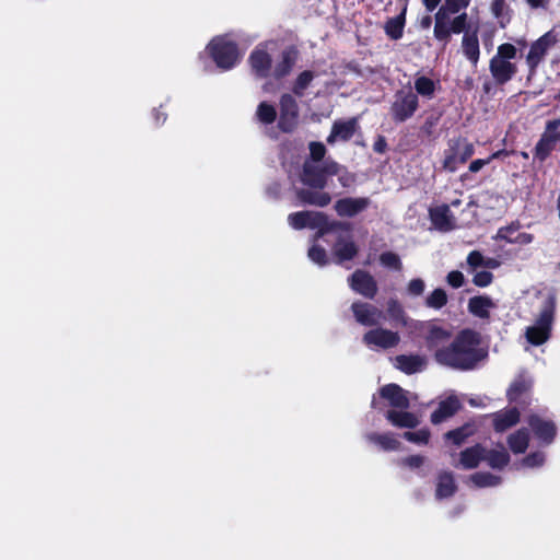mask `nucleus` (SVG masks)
<instances>
[{"label": "nucleus", "mask_w": 560, "mask_h": 560, "mask_svg": "<svg viewBox=\"0 0 560 560\" xmlns=\"http://www.w3.org/2000/svg\"><path fill=\"white\" fill-rule=\"evenodd\" d=\"M425 341L429 350L434 352L435 361L454 370H471L487 355L486 350L480 347V335L470 329L460 331L451 341L448 330L430 325Z\"/></svg>", "instance_id": "obj_1"}, {"label": "nucleus", "mask_w": 560, "mask_h": 560, "mask_svg": "<svg viewBox=\"0 0 560 560\" xmlns=\"http://www.w3.org/2000/svg\"><path fill=\"white\" fill-rule=\"evenodd\" d=\"M340 171L342 167L330 159L323 163L304 161L299 178L306 187L296 189V197L303 205L326 207L330 203L331 196L323 189L327 185L328 177L339 174Z\"/></svg>", "instance_id": "obj_2"}, {"label": "nucleus", "mask_w": 560, "mask_h": 560, "mask_svg": "<svg viewBox=\"0 0 560 560\" xmlns=\"http://www.w3.org/2000/svg\"><path fill=\"white\" fill-rule=\"evenodd\" d=\"M380 396L392 407L386 412V419L394 427L412 429L420 423V419L416 413L406 411L415 397L410 396L400 386L387 384L380 389Z\"/></svg>", "instance_id": "obj_3"}, {"label": "nucleus", "mask_w": 560, "mask_h": 560, "mask_svg": "<svg viewBox=\"0 0 560 560\" xmlns=\"http://www.w3.org/2000/svg\"><path fill=\"white\" fill-rule=\"evenodd\" d=\"M555 313L556 298L550 294L542 302L533 323L525 328L526 351L529 350V346L540 347L549 341L555 322Z\"/></svg>", "instance_id": "obj_4"}, {"label": "nucleus", "mask_w": 560, "mask_h": 560, "mask_svg": "<svg viewBox=\"0 0 560 560\" xmlns=\"http://www.w3.org/2000/svg\"><path fill=\"white\" fill-rule=\"evenodd\" d=\"M206 52L215 66L223 71L234 68L242 58V52L230 35H220L212 38L206 46Z\"/></svg>", "instance_id": "obj_5"}, {"label": "nucleus", "mask_w": 560, "mask_h": 560, "mask_svg": "<svg viewBox=\"0 0 560 560\" xmlns=\"http://www.w3.org/2000/svg\"><path fill=\"white\" fill-rule=\"evenodd\" d=\"M517 50L512 44H501L497 54L491 58L489 70L498 84L509 82L517 72V67L512 60L516 57Z\"/></svg>", "instance_id": "obj_6"}, {"label": "nucleus", "mask_w": 560, "mask_h": 560, "mask_svg": "<svg viewBox=\"0 0 560 560\" xmlns=\"http://www.w3.org/2000/svg\"><path fill=\"white\" fill-rule=\"evenodd\" d=\"M288 223L294 230L305 228L318 229V236L346 228L345 224L337 222L328 225L326 215L317 211H298L290 213L288 215Z\"/></svg>", "instance_id": "obj_7"}, {"label": "nucleus", "mask_w": 560, "mask_h": 560, "mask_svg": "<svg viewBox=\"0 0 560 560\" xmlns=\"http://www.w3.org/2000/svg\"><path fill=\"white\" fill-rule=\"evenodd\" d=\"M475 153V145L465 138H454L447 142L444 152L443 168L454 173L458 166L466 163Z\"/></svg>", "instance_id": "obj_8"}, {"label": "nucleus", "mask_w": 560, "mask_h": 560, "mask_svg": "<svg viewBox=\"0 0 560 560\" xmlns=\"http://www.w3.org/2000/svg\"><path fill=\"white\" fill-rule=\"evenodd\" d=\"M362 341L369 349L378 351L396 347L400 341V337L396 331L376 327L366 331L363 335Z\"/></svg>", "instance_id": "obj_9"}, {"label": "nucleus", "mask_w": 560, "mask_h": 560, "mask_svg": "<svg viewBox=\"0 0 560 560\" xmlns=\"http://www.w3.org/2000/svg\"><path fill=\"white\" fill-rule=\"evenodd\" d=\"M273 43L257 46L249 56L252 70L259 78H268L272 68Z\"/></svg>", "instance_id": "obj_10"}, {"label": "nucleus", "mask_w": 560, "mask_h": 560, "mask_svg": "<svg viewBox=\"0 0 560 560\" xmlns=\"http://www.w3.org/2000/svg\"><path fill=\"white\" fill-rule=\"evenodd\" d=\"M279 106V128L284 132L293 131L299 124V104L295 97L290 93L282 94L280 97Z\"/></svg>", "instance_id": "obj_11"}, {"label": "nucleus", "mask_w": 560, "mask_h": 560, "mask_svg": "<svg viewBox=\"0 0 560 560\" xmlns=\"http://www.w3.org/2000/svg\"><path fill=\"white\" fill-rule=\"evenodd\" d=\"M418 108V96L409 90H401L396 94L392 105V115L396 121H405L410 118Z\"/></svg>", "instance_id": "obj_12"}, {"label": "nucleus", "mask_w": 560, "mask_h": 560, "mask_svg": "<svg viewBox=\"0 0 560 560\" xmlns=\"http://www.w3.org/2000/svg\"><path fill=\"white\" fill-rule=\"evenodd\" d=\"M528 424L540 445L547 446L553 442L557 434V428L551 420L533 415L528 419Z\"/></svg>", "instance_id": "obj_13"}, {"label": "nucleus", "mask_w": 560, "mask_h": 560, "mask_svg": "<svg viewBox=\"0 0 560 560\" xmlns=\"http://www.w3.org/2000/svg\"><path fill=\"white\" fill-rule=\"evenodd\" d=\"M351 310L355 320L363 326H376L384 317L383 311L365 302H354Z\"/></svg>", "instance_id": "obj_14"}, {"label": "nucleus", "mask_w": 560, "mask_h": 560, "mask_svg": "<svg viewBox=\"0 0 560 560\" xmlns=\"http://www.w3.org/2000/svg\"><path fill=\"white\" fill-rule=\"evenodd\" d=\"M555 36L548 32L534 42L526 57V62L532 71L541 62L548 49L555 44Z\"/></svg>", "instance_id": "obj_15"}, {"label": "nucleus", "mask_w": 560, "mask_h": 560, "mask_svg": "<svg viewBox=\"0 0 560 560\" xmlns=\"http://www.w3.org/2000/svg\"><path fill=\"white\" fill-rule=\"evenodd\" d=\"M299 52L293 47L284 48L271 68L273 79H282L289 75L298 61Z\"/></svg>", "instance_id": "obj_16"}, {"label": "nucleus", "mask_w": 560, "mask_h": 560, "mask_svg": "<svg viewBox=\"0 0 560 560\" xmlns=\"http://www.w3.org/2000/svg\"><path fill=\"white\" fill-rule=\"evenodd\" d=\"M350 287L357 293L373 299L377 292L374 278L366 271L357 270L349 279Z\"/></svg>", "instance_id": "obj_17"}, {"label": "nucleus", "mask_w": 560, "mask_h": 560, "mask_svg": "<svg viewBox=\"0 0 560 560\" xmlns=\"http://www.w3.org/2000/svg\"><path fill=\"white\" fill-rule=\"evenodd\" d=\"M370 206V199L366 197H347L336 201L334 208L338 215L351 218L364 211Z\"/></svg>", "instance_id": "obj_18"}, {"label": "nucleus", "mask_w": 560, "mask_h": 560, "mask_svg": "<svg viewBox=\"0 0 560 560\" xmlns=\"http://www.w3.org/2000/svg\"><path fill=\"white\" fill-rule=\"evenodd\" d=\"M430 219L434 228L441 232L452 231L456 226L455 217L447 205L430 209Z\"/></svg>", "instance_id": "obj_19"}, {"label": "nucleus", "mask_w": 560, "mask_h": 560, "mask_svg": "<svg viewBox=\"0 0 560 560\" xmlns=\"http://www.w3.org/2000/svg\"><path fill=\"white\" fill-rule=\"evenodd\" d=\"M518 224H510L502 226L498 230L494 240H501L509 244L528 245L534 241V235L525 232H520Z\"/></svg>", "instance_id": "obj_20"}, {"label": "nucleus", "mask_w": 560, "mask_h": 560, "mask_svg": "<svg viewBox=\"0 0 560 560\" xmlns=\"http://www.w3.org/2000/svg\"><path fill=\"white\" fill-rule=\"evenodd\" d=\"M559 127L560 119H555L547 122L546 130L536 145V155L540 160L546 159V156L553 149L555 144L559 142L555 136V130H558Z\"/></svg>", "instance_id": "obj_21"}, {"label": "nucleus", "mask_w": 560, "mask_h": 560, "mask_svg": "<svg viewBox=\"0 0 560 560\" xmlns=\"http://www.w3.org/2000/svg\"><path fill=\"white\" fill-rule=\"evenodd\" d=\"M358 128V119L350 118L347 120H337L334 122L331 132L327 138V142L332 144L337 141H348L352 138Z\"/></svg>", "instance_id": "obj_22"}, {"label": "nucleus", "mask_w": 560, "mask_h": 560, "mask_svg": "<svg viewBox=\"0 0 560 560\" xmlns=\"http://www.w3.org/2000/svg\"><path fill=\"white\" fill-rule=\"evenodd\" d=\"M483 456H485V448L477 444L472 447H468L466 450H464L463 452H460L459 454V459L457 463H454L453 465L456 467V468H462V469H474L476 467H478V465L480 464L481 460H483Z\"/></svg>", "instance_id": "obj_23"}, {"label": "nucleus", "mask_w": 560, "mask_h": 560, "mask_svg": "<svg viewBox=\"0 0 560 560\" xmlns=\"http://www.w3.org/2000/svg\"><path fill=\"white\" fill-rule=\"evenodd\" d=\"M364 439L370 444L377 446L382 451H397L400 446V442L396 439L394 433H377V432H366L364 434Z\"/></svg>", "instance_id": "obj_24"}, {"label": "nucleus", "mask_w": 560, "mask_h": 560, "mask_svg": "<svg viewBox=\"0 0 560 560\" xmlns=\"http://www.w3.org/2000/svg\"><path fill=\"white\" fill-rule=\"evenodd\" d=\"M463 55L476 67L480 57V47L477 31L466 32L462 38Z\"/></svg>", "instance_id": "obj_25"}, {"label": "nucleus", "mask_w": 560, "mask_h": 560, "mask_svg": "<svg viewBox=\"0 0 560 560\" xmlns=\"http://www.w3.org/2000/svg\"><path fill=\"white\" fill-rule=\"evenodd\" d=\"M332 252L340 262L345 260H350L357 255V246L352 241L348 230L346 231L345 236L338 235L337 242L332 247Z\"/></svg>", "instance_id": "obj_26"}, {"label": "nucleus", "mask_w": 560, "mask_h": 560, "mask_svg": "<svg viewBox=\"0 0 560 560\" xmlns=\"http://www.w3.org/2000/svg\"><path fill=\"white\" fill-rule=\"evenodd\" d=\"M425 358L418 354H401L395 358V366L406 374L421 372L425 368Z\"/></svg>", "instance_id": "obj_27"}, {"label": "nucleus", "mask_w": 560, "mask_h": 560, "mask_svg": "<svg viewBox=\"0 0 560 560\" xmlns=\"http://www.w3.org/2000/svg\"><path fill=\"white\" fill-rule=\"evenodd\" d=\"M459 400L454 395L441 400L438 409L431 415L432 423L439 424L452 417L459 409Z\"/></svg>", "instance_id": "obj_28"}, {"label": "nucleus", "mask_w": 560, "mask_h": 560, "mask_svg": "<svg viewBox=\"0 0 560 560\" xmlns=\"http://www.w3.org/2000/svg\"><path fill=\"white\" fill-rule=\"evenodd\" d=\"M493 427L497 432H504L515 425L520 420V412L516 408H510L493 413Z\"/></svg>", "instance_id": "obj_29"}, {"label": "nucleus", "mask_w": 560, "mask_h": 560, "mask_svg": "<svg viewBox=\"0 0 560 560\" xmlns=\"http://www.w3.org/2000/svg\"><path fill=\"white\" fill-rule=\"evenodd\" d=\"M495 307V303L489 296H474L468 302L469 312L480 318H488L490 311Z\"/></svg>", "instance_id": "obj_30"}, {"label": "nucleus", "mask_w": 560, "mask_h": 560, "mask_svg": "<svg viewBox=\"0 0 560 560\" xmlns=\"http://www.w3.org/2000/svg\"><path fill=\"white\" fill-rule=\"evenodd\" d=\"M529 432L527 429L522 428L511 433L508 436V445L514 454H523L529 444Z\"/></svg>", "instance_id": "obj_31"}, {"label": "nucleus", "mask_w": 560, "mask_h": 560, "mask_svg": "<svg viewBox=\"0 0 560 560\" xmlns=\"http://www.w3.org/2000/svg\"><path fill=\"white\" fill-rule=\"evenodd\" d=\"M456 491V483L451 472H442L438 477L435 497L445 499L453 495Z\"/></svg>", "instance_id": "obj_32"}, {"label": "nucleus", "mask_w": 560, "mask_h": 560, "mask_svg": "<svg viewBox=\"0 0 560 560\" xmlns=\"http://www.w3.org/2000/svg\"><path fill=\"white\" fill-rule=\"evenodd\" d=\"M483 460L487 462V464L493 468V469H502L505 467L510 462V455L509 453L502 448V450H492V451H486L485 450V456Z\"/></svg>", "instance_id": "obj_33"}, {"label": "nucleus", "mask_w": 560, "mask_h": 560, "mask_svg": "<svg viewBox=\"0 0 560 560\" xmlns=\"http://www.w3.org/2000/svg\"><path fill=\"white\" fill-rule=\"evenodd\" d=\"M468 480L477 488L497 487L502 481L500 476L485 471H479L470 475Z\"/></svg>", "instance_id": "obj_34"}, {"label": "nucleus", "mask_w": 560, "mask_h": 560, "mask_svg": "<svg viewBox=\"0 0 560 560\" xmlns=\"http://www.w3.org/2000/svg\"><path fill=\"white\" fill-rule=\"evenodd\" d=\"M434 20V37L438 40H443L446 43L451 36V33H453L450 25V18L444 16L443 13L436 12Z\"/></svg>", "instance_id": "obj_35"}, {"label": "nucleus", "mask_w": 560, "mask_h": 560, "mask_svg": "<svg viewBox=\"0 0 560 560\" xmlns=\"http://www.w3.org/2000/svg\"><path fill=\"white\" fill-rule=\"evenodd\" d=\"M256 117L259 122L264 125H271L277 118L276 107L268 102H261L257 106Z\"/></svg>", "instance_id": "obj_36"}, {"label": "nucleus", "mask_w": 560, "mask_h": 560, "mask_svg": "<svg viewBox=\"0 0 560 560\" xmlns=\"http://www.w3.org/2000/svg\"><path fill=\"white\" fill-rule=\"evenodd\" d=\"M314 78L315 73L313 71L306 70L301 72L293 82V94L298 97H302L304 95L305 90L310 86Z\"/></svg>", "instance_id": "obj_37"}, {"label": "nucleus", "mask_w": 560, "mask_h": 560, "mask_svg": "<svg viewBox=\"0 0 560 560\" xmlns=\"http://www.w3.org/2000/svg\"><path fill=\"white\" fill-rule=\"evenodd\" d=\"M405 26V12L389 19L385 24V32L392 39H399L402 36Z\"/></svg>", "instance_id": "obj_38"}, {"label": "nucleus", "mask_w": 560, "mask_h": 560, "mask_svg": "<svg viewBox=\"0 0 560 560\" xmlns=\"http://www.w3.org/2000/svg\"><path fill=\"white\" fill-rule=\"evenodd\" d=\"M532 385V380L526 376H520L510 386L508 390L509 399L516 400L523 393H525Z\"/></svg>", "instance_id": "obj_39"}, {"label": "nucleus", "mask_w": 560, "mask_h": 560, "mask_svg": "<svg viewBox=\"0 0 560 560\" xmlns=\"http://www.w3.org/2000/svg\"><path fill=\"white\" fill-rule=\"evenodd\" d=\"M546 454L542 451H535L525 456L518 464L517 468H539L545 464Z\"/></svg>", "instance_id": "obj_40"}, {"label": "nucleus", "mask_w": 560, "mask_h": 560, "mask_svg": "<svg viewBox=\"0 0 560 560\" xmlns=\"http://www.w3.org/2000/svg\"><path fill=\"white\" fill-rule=\"evenodd\" d=\"M387 314L393 320L401 324L402 326L407 325L405 311L396 299H390L387 302Z\"/></svg>", "instance_id": "obj_41"}, {"label": "nucleus", "mask_w": 560, "mask_h": 560, "mask_svg": "<svg viewBox=\"0 0 560 560\" xmlns=\"http://www.w3.org/2000/svg\"><path fill=\"white\" fill-rule=\"evenodd\" d=\"M469 2L470 0H445L444 4L438 10V13H443L444 16L450 18L452 14H456L467 8Z\"/></svg>", "instance_id": "obj_42"}, {"label": "nucleus", "mask_w": 560, "mask_h": 560, "mask_svg": "<svg viewBox=\"0 0 560 560\" xmlns=\"http://www.w3.org/2000/svg\"><path fill=\"white\" fill-rule=\"evenodd\" d=\"M415 89L419 95L431 98L435 91V83L427 77H419L415 81Z\"/></svg>", "instance_id": "obj_43"}, {"label": "nucleus", "mask_w": 560, "mask_h": 560, "mask_svg": "<svg viewBox=\"0 0 560 560\" xmlns=\"http://www.w3.org/2000/svg\"><path fill=\"white\" fill-rule=\"evenodd\" d=\"M447 302V295L443 289H435L425 299V305L430 308L440 310Z\"/></svg>", "instance_id": "obj_44"}, {"label": "nucleus", "mask_w": 560, "mask_h": 560, "mask_svg": "<svg viewBox=\"0 0 560 560\" xmlns=\"http://www.w3.org/2000/svg\"><path fill=\"white\" fill-rule=\"evenodd\" d=\"M380 262L383 267L393 269L396 271L401 270L402 264L400 257L393 252H384L380 255Z\"/></svg>", "instance_id": "obj_45"}, {"label": "nucleus", "mask_w": 560, "mask_h": 560, "mask_svg": "<svg viewBox=\"0 0 560 560\" xmlns=\"http://www.w3.org/2000/svg\"><path fill=\"white\" fill-rule=\"evenodd\" d=\"M472 433L474 428L469 424H466L462 428L447 432L445 438L452 440L456 445H459Z\"/></svg>", "instance_id": "obj_46"}, {"label": "nucleus", "mask_w": 560, "mask_h": 560, "mask_svg": "<svg viewBox=\"0 0 560 560\" xmlns=\"http://www.w3.org/2000/svg\"><path fill=\"white\" fill-rule=\"evenodd\" d=\"M404 438L411 443L424 445L429 442L430 432L427 429H421L415 432L408 431L404 433Z\"/></svg>", "instance_id": "obj_47"}, {"label": "nucleus", "mask_w": 560, "mask_h": 560, "mask_svg": "<svg viewBox=\"0 0 560 560\" xmlns=\"http://www.w3.org/2000/svg\"><path fill=\"white\" fill-rule=\"evenodd\" d=\"M310 158L305 161H314L315 163H323L326 148L322 142H311L310 145Z\"/></svg>", "instance_id": "obj_48"}, {"label": "nucleus", "mask_w": 560, "mask_h": 560, "mask_svg": "<svg viewBox=\"0 0 560 560\" xmlns=\"http://www.w3.org/2000/svg\"><path fill=\"white\" fill-rule=\"evenodd\" d=\"M308 258L318 266H325L327 264V254L326 250L314 244L308 249Z\"/></svg>", "instance_id": "obj_49"}, {"label": "nucleus", "mask_w": 560, "mask_h": 560, "mask_svg": "<svg viewBox=\"0 0 560 560\" xmlns=\"http://www.w3.org/2000/svg\"><path fill=\"white\" fill-rule=\"evenodd\" d=\"M425 283L422 279L416 278L408 282L407 284V293L410 296H420L424 292Z\"/></svg>", "instance_id": "obj_50"}, {"label": "nucleus", "mask_w": 560, "mask_h": 560, "mask_svg": "<svg viewBox=\"0 0 560 560\" xmlns=\"http://www.w3.org/2000/svg\"><path fill=\"white\" fill-rule=\"evenodd\" d=\"M472 272H474L472 282L477 287H481V288L488 287L493 280V275L490 271H487V270L476 271L475 270Z\"/></svg>", "instance_id": "obj_51"}, {"label": "nucleus", "mask_w": 560, "mask_h": 560, "mask_svg": "<svg viewBox=\"0 0 560 560\" xmlns=\"http://www.w3.org/2000/svg\"><path fill=\"white\" fill-rule=\"evenodd\" d=\"M467 24V14L464 12L456 18L453 19L452 22H450L451 30L455 34L462 33L466 28Z\"/></svg>", "instance_id": "obj_52"}, {"label": "nucleus", "mask_w": 560, "mask_h": 560, "mask_svg": "<svg viewBox=\"0 0 560 560\" xmlns=\"http://www.w3.org/2000/svg\"><path fill=\"white\" fill-rule=\"evenodd\" d=\"M485 257L481 255V253L474 250L471 252L467 257V264L471 271H475L478 267L485 266Z\"/></svg>", "instance_id": "obj_53"}, {"label": "nucleus", "mask_w": 560, "mask_h": 560, "mask_svg": "<svg viewBox=\"0 0 560 560\" xmlns=\"http://www.w3.org/2000/svg\"><path fill=\"white\" fill-rule=\"evenodd\" d=\"M427 458L421 455H411L402 459V464L409 468H419L425 463Z\"/></svg>", "instance_id": "obj_54"}, {"label": "nucleus", "mask_w": 560, "mask_h": 560, "mask_svg": "<svg viewBox=\"0 0 560 560\" xmlns=\"http://www.w3.org/2000/svg\"><path fill=\"white\" fill-rule=\"evenodd\" d=\"M446 279L453 288H460L464 284V275L457 270L451 271Z\"/></svg>", "instance_id": "obj_55"}, {"label": "nucleus", "mask_w": 560, "mask_h": 560, "mask_svg": "<svg viewBox=\"0 0 560 560\" xmlns=\"http://www.w3.org/2000/svg\"><path fill=\"white\" fill-rule=\"evenodd\" d=\"M151 117L156 126H161L166 121L167 115L161 107H159L152 110Z\"/></svg>", "instance_id": "obj_56"}, {"label": "nucleus", "mask_w": 560, "mask_h": 560, "mask_svg": "<svg viewBox=\"0 0 560 560\" xmlns=\"http://www.w3.org/2000/svg\"><path fill=\"white\" fill-rule=\"evenodd\" d=\"M505 9V0H493L491 3V12L495 18H500Z\"/></svg>", "instance_id": "obj_57"}, {"label": "nucleus", "mask_w": 560, "mask_h": 560, "mask_svg": "<svg viewBox=\"0 0 560 560\" xmlns=\"http://www.w3.org/2000/svg\"><path fill=\"white\" fill-rule=\"evenodd\" d=\"M489 164V160L488 159H477V160H474L470 164H469V171L471 173H477L479 172L483 166L488 165Z\"/></svg>", "instance_id": "obj_58"}, {"label": "nucleus", "mask_w": 560, "mask_h": 560, "mask_svg": "<svg viewBox=\"0 0 560 560\" xmlns=\"http://www.w3.org/2000/svg\"><path fill=\"white\" fill-rule=\"evenodd\" d=\"M266 192L271 198H278L281 192V187L278 183H272L267 187Z\"/></svg>", "instance_id": "obj_59"}, {"label": "nucleus", "mask_w": 560, "mask_h": 560, "mask_svg": "<svg viewBox=\"0 0 560 560\" xmlns=\"http://www.w3.org/2000/svg\"><path fill=\"white\" fill-rule=\"evenodd\" d=\"M386 145L387 144L385 138L378 137V139L374 143L373 149L375 152L383 153L386 149Z\"/></svg>", "instance_id": "obj_60"}, {"label": "nucleus", "mask_w": 560, "mask_h": 560, "mask_svg": "<svg viewBox=\"0 0 560 560\" xmlns=\"http://www.w3.org/2000/svg\"><path fill=\"white\" fill-rule=\"evenodd\" d=\"M338 175H339V182L343 187H348L352 183V177L347 172L341 174V171H340Z\"/></svg>", "instance_id": "obj_61"}, {"label": "nucleus", "mask_w": 560, "mask_h": 560, "mask_svg": "<svg viewBox=\"0 0 560 560\" xmlns=\"http://www.w3.org/2000/svg\"><path fill=\"white\" fill-rule=\"evenodd\" d=\"M500 266V262L494 258H486L485 259V266L486 268L494 269Z\"/></svg>", "instance_id": "obj_62"}, {"label": "nucleus", "mask_w": 560, "mask_h": 560, "mask_svg": "<svg viewBox=\"0 0 560 560\" xmlns=\"http://www.w3.org/2000/svg\"><path fill=\"white\" fill-rule=\"evenodd\" d=\"M428 11H433L440 3L441 0H422Z\"/></svg>", "instance_id": "obj_63"}, {"label": "nucleus", "mask_w": 560, "mask_h": 560, "mask_svg": "<svg viewBox=\"0 0 560 560\" xmlns=\"http://www.w3.org/2000/svg\"><path fill=\"white\" fill-rule=\"evenodd\" d=\"M419 24L422 28H429L432 24V18L430 15H425L421 18Z\"/></svg>", "instance_id": "obj_64"}]
</instances>
